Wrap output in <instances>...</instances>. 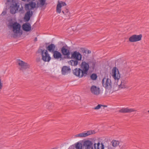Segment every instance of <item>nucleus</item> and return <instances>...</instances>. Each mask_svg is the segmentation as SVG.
I'll return each instance as SVG.
<instances>
[{
  "label": "nucleus",
  "instance_id": "obj_1",
  "mask_svg": "<svg viewBox=\"0 0 149 149\" xmlns=\"http://www.w3.org/2000/svg\"><path fill=\"white\" fill-rule=\"evenodd\" d=\"M6 4L9 6L10 12L12 14H15L18 11L19 6L16 0H7Z\"/></svg>",
  "mask_w": 149,
  "mask_h": 149
},
{
  "label": "nucleus",
  "instance_id": "obj_2",
  "mask_svg": "<svg viewBox=\"0 0 149 149\" xmlns=\"http://www.w3.org/2000/svg\"><path fill=\"white\" fill-rule=\"evenodd\" d=\"M112 76L114 80L115 83H118L120 80V74L116 67L113 68L112 69Z\"/></svg>",
  "mask_w": 149,
  "mask_h": 149
},
{
  "label": "nucleus",
  "instance_id": "obj_3",
  "mask_svg": "<svg viewBox=\"0 0 149 149\" xmlns=\"http://www.w3.org/2000/svg\"><path fill=\"white\" fill-rule=\"evenodd\" d=\"M103 86L106 89H110L112 88V83L111 80L108 78L105 77L102 81Z\"/></svg>",
  "mask_w": 149,
  "mask_h": 149
},
{
  "label": "nucleus",
  "instance_id": "obj_4",
  "mask_svg": "<svg viewBox=\"0 0 149 149\" xmlns=\"http://www.w3.org/2000/svg\"><path fill=\"white\" fill-rule=\"evenodd\" d=\"M10 26L12 28L14 34L15 36H17V34L20 32L21 28L20 25L17 22H15L13 23L12 25H10Z\"/></svg>",
  "mask_w": 149,
  "mask_h": 149
},
{
  "label": "nucleus",
  "instance_id": "obj_5",
  "mask_svg": "<svg viewBox=\"0 0 149 149\" xmlns=\"http://www.w3.org/2000/svg\"><path fill=\"white\" fill-rule=\"evenodd\" d=\"M42 59L44 62H49L51 58L46 50H41Z\"/></svg>",
  "mask_w": 149,
  "mask_h": 149
},
{
  "label": "nucleus",
  "instance_id": "obj_6",
  "mask_svg": "<svg viewBox=\"0 0 149 149\" xmlns=\"http://www.w3.org/2000/svg\"><path fill=\"white\" fill-rule=\"evenodd\" d=\"M80 68L83 71L82 73L84 74L86 76L88 74L89 68L88 63L85 61L82 62L80 65Z\"/></svg>",
  "mask_w": 149,
  "mask_h": 149
},
{
  "label": "nucleus",
  "instance_id": "obj_7",
  "mask_svg": "<svg viewBox=\"0 0 149 149\" xmlns=\"http://www.w3.org/2000/svg\"><path fill=\"white\" fill-rule=\"evenodd\" d=\"M18 64L19 65V68L21 70H24L29 68L30 66L28 63L19 59L17 61Z\"/></svg>",
  "mask_w": 149,
  "mask_h": 149
},
{
  "label": "nucleus",
  "instance_id": "obj_8",
  "mask_svg": "<svg viewBox=\"0 0 149 149\" xmlns=\"http://www.w3.org/2000/svg\"><path fill=\"white\" fill-rule=\"evenodd\" d=\"M73 72L74 74L79 78L86 76L85 74L82 73L83 71L80 68H75L73 70Z\"/></svg>",
  "mask_w": 149,
  "mask_h": 149
},
{
  "label": "nucleus",
  "instance_id": "obj_9",
  "mask_svg": "<svg viewBox=\"0 0 149 149\" xmlns=\"http://www.w3.org/2000/svg\"><path fill=\"white\" fill-rule=\"evenodd\" d=\"M142 37V36L141 34H139L138 35H134L130 37L129 39L130 42H134L140 40Z\"/></svg>",
  "mask_w": 149,
  "mask_h": 149
},
{
  "label": "nucleus",
  "instance_id": "obj_10",
  "mask_svg": "<svg viewBox=\"0 0 149 149\" xmlns=\"http://www.w3.org/2000/svg\"><path fill=\"white\" fill-rule=\"evenodd\" d=\"M127 81L125 79H123L119 80L118 83L116 84L120 88H124L127 87L126 85Z\"/></svg>",
  "mask_w": 149,
  "mask_h": 149
},
{
  "label": "nucleus",
  "instance_id": "obj_11",
  "mask_svg": "<svg viewBox=\"0 0 149 149\" xmlns=\"http://www.w3.org/2000/svg\"><path fill=\"white\" fill-rule=\"evenodd\" d=\"M91 92L93 94L98 95L100 94V88L95 86L93 85L90 88Z\"/></svg>",
  "mask_w": 149,
  "mask_h": 149
},
{
  "label": "nucleus",
  "instance_id": "obj_12",
  "mask_svg": "<svg viewBox=\"0 0 149 149\" xmlns=\"http://www.w3.org/2000/svg\"><path fill=\"white\" fill-rule=\"evenodd\" d=\"M36 3L35 2L31 1L29 3L26 4L25 7L26 10H31L36 7Z\"/></svg>",
  "mask_w": 149,
  "mask_h": 149
},
{
  "label": "nucleus",
  "instance_id": "obj_13",
  "mask_svg": "<svg viewBox=\"0 0 149 149\" xmlns=\"http://www.w3.org/2000/svg\"><path fill=\"white\" fill-rule=\"evenodd\" d=\"M81 58L82 56L81 54L77 51H74L72 54V58L75 59L78 61H81Z\"/></svg>",
  "mask_w": 149,
  "mask_h": 149
},
{
  "label": "nucleus",
  "instance_id": "obj_14",
  "mask_svg": "<svg viewBox=\"0 0 149 149\" xmlns=\"http://www.w3.org/2000/svg\"><path fill=\"white\" fill-rule=\"evenodd\" d=\"M83 145L85 149H93V143L89 140H86L84 141Z\"/></svg>",
  "mask_w": 149,
  "mask_h": 149
},
{
  "label": "nucleus",
  "instance_id": "obj_15",
  "mask_svg": "<svg viewBox=\"0 0 149 149\" xmlns=\"http://www.w3.org/2000/svg\"><path fill=\"white\" fill-rule=\"evenodd\" d=\"M53 53V56L55 59L59 60L60 61L63 59L61 53L58 51L55 50Z\"/></svg>",
  "mask_w": 149,
  "mask_h": 149
},
{
  "label": "nucleus",
  "instance_id": "obj_16",
  "mask_svg": "<svg viewBox=\"0 0 149 149\" xmlns=\"http://www.w3.org/2000/svg\"><path fill=\"white\" fill-rule=\"evenodd\" d=\"M136 110L134 109H129L128 107L123 108L119 110V112L122 113H129L136 111Z\"/></svg>",
  "mask_w": 149,
  "mask_h": 149
},
{
  "label": "nucleus",
  "instance_id": "obj_17",
  "mask_svg": "<svg viewBox=\"0 0 149 149\" xmlns=\"http://www.w3.org/2000/svg\"><path fill=\"white\" fill-rule=\"evenodd\" d=\"M71 71L70 68L69 67L66 66H63L61 70L62 74L63 75H65L70 73Z\"/></svg>",
  "mask_w": 149,
  "mask_h": 149
},
{
  "label": "nucleus",
  "instance_id": "obj_18",
  "mask_svg": "<svg viewBox=\"0 0 149 149\" xmlns=\"http://www.w3.org/2000/svg\"><path fill=\"white\" fill-rule=\"evenodd\" d=\"M22 28L23 30L29 31L31 30V25L29 23H26L23 24Z\"/></svg>",
  "mask_w": 149,
  "mask_h": 149
},
{
  "label": "nucleus",
  "instance_id": "obj_19",
  "mask_svg": "<svg viewBox=\"0 0 149 149\" xmlns=\"http://www.w3.org/2000/svg\"><path fill=\"white\" fill-rule=\"evenodd\" d=\"M33 12L32 11L28 10L25 14L24 17V19L26 22H28L30 19L32 15Z\"/></svg>",
  "mask_w": 149,
  "mask_h": 149
},
{
  "label": "nucleus",
  "instance_id": "obj_20",
  "mask_svg": "<svg viewBox=\"0 0 149 149\" xmlns=\"http://www.w3.org/2000/svg\"><path fill=\"white\" fill-rule=\"evenodd\" d=\"M61 52L62 54L64 56H68L70 54L69 50L65 46L63 47L61 49Z\"/></svg>",
  "mask_w": 149,
  "mask_h": 149
},
{
  "label": "nucleus",
  "instance_id": "obj_21",
  "mask_svg": "<svg viewBox=\"0 0 149 149\" xmlns=\"http://www.w3.org/2000/svg\"><path fill=\"white\" fill-rule=\"evenodd\" d=\"M95 149H104V145L102 143H100L98 142L97 143H95L93 145Z\"/></svg>",
  "mask_w": 149,
  "mask_h": 149
},
{
  "label": "nucleus",
  "instance_id": "obj_22",
  "mask_svg": "<svg viewBox=\"0 0 149 149\" xmlns=\"http://www.w3.org/2000/svg\"><path fill=\"white\" fill-rule=\"evenodd\" d=\"M55 45L53 44H51L49 45L47 49L49 52L53 53L55 51Z\"/></svg>",
  "mask_w": 149,
  "mask_h": 149
},
{
  "label": "nucleus",
  "instance_id": "obj_23",
  "mask_svg": "<svg viewBox=\"0 0 149 149\" xmlns=\"http://www.w3.org/2000/svg\"><path fill=\"white\" fill-rule=\"evenodd\" d=\"M78 61L77 60H71L68 63L69 65L72 66H76L78 64Z\"/></svg>",
  "mask_w": 149,
  "mask_h": 149
},
{
  "label": "nucleus",
  "instance_id": "obj_24",
  "mask_svg": "<svg viewBox=\"0 0 149 149\" xmlns=\"http://www.w3.org/2000/svg\"><path fill=\"white\" fill-rule=\"evenodd\" d=\"M39 2L37 3V7L38 8L39 7H42L45 4L46 0H38Z\"/></svg>",
  "mask_w": 149,
  "mask_h": 149
},
{
  "label": "nucleus",
  "instance_id": "obj_25",
  "mask_svg": "<svg viewBox=\"0 0 149 149\" xmlns=\"http://www.w3.org/2000/svg\"><path fill=\"white\" fill-rule=\"evenodd\" d=\"M61 4L58 3L56 7V12L57 13H61Z\"/></svg>",
  "mask_w": 149,
  "mask_h": 149
},
{
  "label": "nucleus",
  "instance_id": "obj_26",
  "mask_svg": "<svg viewBox=\"0 0 149 149\" xmlns=\"http://www.w3.org/2000/svg\"><path fill=\"white\" fill-rule=\"evenodd\" d=\"M113 146L116 147L118 146L119 144L118 141L116 140H113L111 142Z\"/></svg>",
  "mask_w": 149,
  "mask_h": 149
},
{
  "label": "nucleus",
  "instance_id": "obj_27",
  "mask_svg": "<svg viewBox=\"0 0 149 149\" xmlns=\"http://www.w3.org/2000/svg\"><path fill=\"white\" fill-rule=\"evenodd\" d=\"M97 77V75L96 74H92L91 76V79L93 80H95Z\"/></svg>",
  "mask_w": 149,
  "mask_h": 149
},
{
  "label": "nucleus",
  "instance_id": "obj_28",
  "mask_svg": "<svg viewBox=\"0 0 149 149\" xmlns=\"http://www.w3.org/2000/svg\"><path fill=\"white\" fill-rule=\"evenodd\" d=\"M75 148L76 149H82L81 143L78 142L75 144Z\"/></svg>",
  "mask_w": 149,
  "mask_h": 149
},
{
  "label": "nucleus",
  "instance_id": "obj_29",
  "mask_svg": "<svg viewBox=\"0 0 149 149\" xmlns=\"http://www.w3.org/2000/svg\"><path fill=\"white\" fill-rule=\"evenodd\" d=\"M106 107V106H104L103 105H102V104H99L97 106L93 108V109L95 110H98L100 109L102 107Z\"/></svg>",
  "mask_w": 149,
  "mask_h": 149
},
{
  "label": "nucleus",
  "instance_id": "obj_30",
  "mask_svg": "<svg viewBox=\"0 0 149 149\" xmlns=\"http://www.w3.org/2000/svg\"><path fill=\"white\" fill-rule=\"evenodd\" d=\"M86 135L85 133H81L79 134H77L75 135L76 137H85Z\"/></svg>",
  "mask_w": 149,
  "mask_h": 149
},
{
  "label": "nucleus",
  "instance_id": "obj_31",
  "mask_svg": "<svg viewBox=\"0 0 149 149\" xmlns=\"http://www.w3.org/2000/svg\"><path fill=\"white\" fill-rule=\"evenodd\" d=\"M81 49L84 53L89 54L91 53V51H90L85 50L83 48H81Z\"/></svg>",
  "mask_w": 149,
  "mask_h": 149
},
{
  "label": "nucleus",
  "instance_id": "obj_32",
  "mask_svg": "<svg viewBox=\"0 0 149 149\" xmlns=\"http://www.w3.org/2000/svg\"><path fill=\"white\" fill-rule=\"evenodd\" d=\"M7 10L6 9L4 10L2 12V13H1V14L0 15V16H3L5 15L6 14H7Z\"/></svg>",
  "mask_w": 149,
  "mask_h": 149
},
{
  "label": "nucleus",
  "instance_id": "obj_33",
  "mask_svg": "<svg viewBox=\"0 0 149 149\" xmlns=\"http://www.w3.org/2000/svg\"><path fill=\"white\" fill-rule=\"evenodd\" d=\"M58 3L60 4H61V7L62 6H65L66 5V3L65 2L62 1H61V2H58Z\"/></svg>",
  "mask_w": 149,
  "mask_h": 149
},
{
  "label": "nucleus",
  "instance_id": "obj_34",
  "mask_svg": "<svg viewBox=\"0 0 149 149\" xmlns=\"http://www.w3.org/2000/svg\"><path fill=\"white\" fill-rule=\"evenodd\" d=\"M127 145L126 144L124 143L122 146H120L121 149H125L127 147Z\"/></svg>",
  "mask_w": 149,
  "mask_h": 149
},
{
  "label": "nucleus",
  "instance_id": "obj_35",
  "mask_svg": "<svg viewBox=\"0 0 149 149\" xmlns=\"http://www.w3.org/2000/svg\"><path fill=\"white\" fill-rule=\"evenodd\" d=\"M92 132L90 131H88L87 132L85 133V134H86L85 135V137L91 135L92 134Z\"/></svg>",
  "mask_w": 149,
  "mask_h": 149
},
{
  "label": "nucleus",
  "instance_id": "obj_36",
  "mask_svg": "<svg viewBox=\"0 0 149 149\" xmlns=\"http://www.w3.org/2000/svg\"><path fill=\"white\" fill-rule=\"evenodd\" d=\"M2 86V84L1 81V79H0V89H1Z\"/></svg>",
  "mask_w": 149,
  "mask_h": 149
},
{
  "label": "nucleus",
  "instance_id": "obj_37",
  "mask_svg": "<svg viewBox=\"0 0 149 149\" xmlns=\"http://www.w3.org/2000/svg\"><path fill=\"white\" fill-rule=\"evenodd\" d=\"M22 9H23V7H22V8H20L19 11L21 12L22 10H23Z\"/></svg>",
  "mask_w": 149,
  "mask_h": 149
},
{
  "label": "nucleus",
  "instance_id": "obj_38",
  "mask_svg": "<svg viewBox=\"0 0 149 149\" xmlns=\"http://www.w3.org/2000/svg\"><path fill=\"white\" fill-rule=\"evenodd\" d=\"M22 1H27V2H29L30 0H22Z\"/></svg>",
  "mask_w": 149,
  "mask_h": 149
},
{
  "label": "nucleus",
  "instance_id": "obj_39",
  "mask_svg": "<svg viewBox=\"0 0 149 149\" xmlns=\"http://www.w3.org/2000/svg\"><path fill=\"white\" fill-rule=\"evenodd\" d=\"M37 38L36 37L35 38L34 40V41L36 42V41H37Z\"/></svg>",
  "mask_w": 149,
  "mask_h": 149
},
{
  "label": "nucleus",
  "instance_id": "obj_40",
  "mask_svg": "<svg viewBox=\"0 0 149 149\" xmlns=\"http://www.w3.org/2000/svg\"><path fill=\"white\" fill-rule=\"evenodd\" d=\"M108 149H112L111 148H109Z\"/></svg>",
  "mask_w": 149,
  "mask_h": 149
},
{
  "label": "nucleus",
  "instance_id": "obj_41",
  "mask_svg": "<svg viewBox=\"0 0 149 149\" xmlns=\"http://www.w3.org/2000/svg\"><path fill=\"white\" fill-rule=\"evenodd\" d=\"M62 12L63 14H64V12L63 11H62Z\"/></svg>",
  "mask_w": 149,
  "mask_h": 149
},
{
  "label": "nucleus",
  "instance_id": "obj_42",
  "mask_svg": "<svg viewBox=\"0 0 149 149\" xmlns=\"http://www.w3.org/2000/svg\"><path fill=\"white\" fill-rule=\"evenodd\" d=\"M148 112L149 113V110L148 111Z\"/></svg>",
  "mask_w": 149,
  "mask_h": 149
}]
</instances>
